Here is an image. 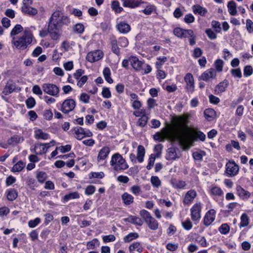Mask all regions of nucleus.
I'll return each instance as SVG.
<instances>
[{
  "label": "nucleus",
  "instance_id": "obj_3",
  "mask_svg": "<svg viewBox=\"0 0 253 253\" xmlns=\"http://www.w3.org/2000/svg\"><path fill=\"white\" fill-rule=\"evenodd\" d=\"M33 37L32 32L25 29L21 36L13 37L11 43L18 49L24 50L32 43Z\"/></svg>",
  "mask_w": 253,
  "mask_h": 253
},
{
  "label": "nucleus",
  "instance_id": "obj_38",
  "mask_svg": "<svg viewBox=\"0 0 253 253\" xmlns=\"http://www.w3.org/2000/svg\"><path fill=\"white\" fill-rule=\"evenodd\" d=\"M123 6L130 8H135L139 5V3L137 1H134L131 0H123Z\"/></svg>",
  "mask_w": 253,
  "mask_h": 253
},
{
  "label": "nucleus",
  "instance_id": "obj_27",
  "mask_svg": "<svg viewBox=\"0 0 253 253\" xmlns=\"http://www.w3.org/2000/svg\"><path fill=\"white\" fill-rule=\"evenodd\" d=\"M128 250L129 252H132L133 251H136L138 253H141L143 251V247L140 243L135 242L129 246Z\"/></svg>",
  "mask_w": 253,
  "mask_h": 253
},
{
  "label": "nucleus",
  "instance_id": "obj_55",
  "mask_svg": "<svg viewBox=\"0 0 253 253\" xmlns=\"http://www.w3.org/2000/svg\"><path fill=\"white\" fill-rule=\"evenodd\" d=\"M84 26L81 23H78L76 24L74 29V31L79 34H82L84 31Z\"/></svg>",
  "mask_w": 253,
  "mask_h": 253
},
{
  "label": "nucleus",
  "instance_id": "obj_6",
  "mask_svg": "<svg viewBox=\"0 0 253 253\" xmlns=\"http://www.w3.org/2000/svg\"><path fill=\"white\" fill-rule=\"evenodd\" d=\"M42 88L46 93L55 97H58L59 92V88L53 84H43Z\"/></svg>",
  "mask_w": 253,
  "mask_h": 253
},
{
  "label": "nucleus",
  "instance_id": "obj_48",
  "mask_svg": "<svg viewBox=\"0 0 253 253\" xmlns=\"http://www.w3.org/2000/svg\"><path fill=\"white\" fill-rule=\"evenodd\" d=\"M111 45L113 52L117 55H119L120 54V49L117 44V41L116 39L112 41Z\"/></svg>",
  "mask_w": 253,
  "mask_h": 253
},
{
  "label": "nucleus",
  "instance_id": "obj_53",
  "mask_svg": "<svg viewBox=\"0 0 253 253\" xmlns=\"http://www.w3.org/2000/svg\"><path fill=\"white\" fill-rule=\"evenodd\" d=\"M253 73V68L250 65L246 66L244 69V75L245 77H249L251 76Z\"/></svg>",
  "mask_w": 253,
  "mask_h": 253
},
{
  "label": "nucleus",
  "instance_id": "obj_24",
  "mask_svg": "<svg viewBox=\"0 0 253 253\" xmlns=\"http://www.w3.org/2000/svg\"><path fill=\"white\" fill-rule=\"evenodd\" d=\"M123 203L126 205L128 206L132 204L134 201L133 197L130 194L127 192L124 193L121 196Z\"/></svg>",
  "mask_w": 253,
  "mask_h": 253
},
{
  "label": "nucleus",
  "instance_id": "obj_4",
  "mask_svg": "<svg viewBox=\"0 0 253 253\" xmlns=\"http://www.w3.org/2000/svg\"><path fill=\"white\" fill-rule=\"evenodd\" d=\"M110 165L115 171L126 169L128 168L125 159L119 153H115L112 156Z\"/></svg>",
  "mask_w": 253,
  "mask_h": 253
},
{
  "label": "nucleus",
  "instance_id": "obj_11",
  "mask_svg": "<svg viewBox=\"0 0 253 253\" xmlns=\"http://www.w3.org/2000/svg\"><path fill=\"white\" fill-rule=\"evenodd\" d=\"M103 52L101 50H96L88 53L86 59L88 61L93 63L101 59L103 57Z\"/></svg>",
  "mask_w": 253,
  "mask_h": 253
},
{
  "label": "nucleus",
  "instance_id": "obj_29",
  "mask_svg": "<svg viewBox=\"0 0 253 253\" xmlns=\"http://www.w3.org/2000/svg\"><path fill=\"white\" fill-rule=\"evenodd\" d=\"M236 3L233 0H231L227 4L228 11L231 15L234 16L237 14Z\"/></svg>",
  "mask_w": 253,
  "mask_h": 253
},
{
  "label": "nucleus",
  "instance_id": "obj_1",
  "mask_svg": "<svg viewBox=\"0 0 253 253\" xmlns=\"http://www.w3.org/2000/svg\"><path fill=\"white\" fill-rule=\"evenodd\" d=\"M172 125L165 132L162 133L157 132L154 135V139L160 142L166 139L171 142H178L184 149H188L192 145L194 138L191 135H184L188 130L187 124L189 123V117L187 115L181 116L172 119Z\"/></svg>",
  "mask_w": 253,
  "mask_h": 253
},
{
  "label": "nucleus",
  "instance_id": "obj_12",
  "mask_svg": "<svg viewBox=\"0 0 253 253\" xmlns=\"http://www.w3.org/2000/svg\"><path fill=\"white\" fill-rule=\"evenodd\" d=\"M175 36L180 38L192 37L194 36V32L192 30H184L180 28H176L173 30Z\"/></svg>",
  "mask_w": 253,
  "mask_h": 253
},
{
  "label": "nucleus",
  "instance_id": "obj_23",
  "mask_svg": "<svg viewBox=\"0 0 253 253\" xmlns=\"http://www.w3.org/2000/svg\"><path fill=\"white\" fill-rule=\"evenodd\" d=\"M110 152V149L108 147H103L99 152L97 156L98 161L105 160Z\"/></svg>",
  "mask_w": 253,
  "mask_h": 253
},
{
  "label": "nucleus",
  "instance_id": "obj_46",
  "mask_svg": "<svg viewBox=\"0 0 253 253\" xmlns=\"http://www.w3.org/2000/svg\"><path fill=\"white\" fill-rule=\"evenodd\" d=\"M151 182L153 187L159 188L161 185V181L157 176H152L151 178Z\"/></svg>",
  "mask_w": 253,
  "mask_h": 253
},
{
  "label": "nucleus",
  "instance_id": "obj_19",
  "mask_svg": "<svg viewBox=\"0 0 253 253\" xmlns=\"http://www.w3.org/2000/svg\"><path fill=\"white\" fill-rule=\"evenodd\" d=\"M118 30L121 33L126 34L130 30V26L125 22H120L117 25Z\"/></svg>",
  "mask_w": 253,
  "mask_h": 253
},
{
  "label": "nucleus",
  "instance_id": "obj_16",
  "mask_svg": "<svg viewBox=\"0 0 253 253\" xmlns=\"http://www.w3.org/2000/svg\"><path fill=\"white\" fill-rule=\"evenodd\" d=\"M236 194L243 200H248L251 196L250 192L244 189L241 186L238 185L236 187Z\"/></svg>",
  "mask_w": 253,
  "mask_h": 253
},
{
  "label": "nucleus",
  "instance_id": "obj_41",
  "mask_svg": "<svg viewBox=\"0 0 253 253\" xmlns=\"http://www.w3.org/2000/svg\"><path fill=\"white\" fill-rule=\"evenodd\" d=\"M25 164L22 161H20L15 164L12 168V171L19 172L21 171L24 168Z\"/></svg>",
  "mask_w": 253,
  "mask_h": 253
},
{
  "label": "nucleus",
  "instance_id": "obj_34",
  "mask_svg": "<svg viewBox=\"0 0 253 253\" xmlns=\"http://www.w3.org/2000/svg\"><path fill=\"white\" fill-rule=\"evenodd\" d=\"M175 152V150L173 148L168 149L167 154L166 155V159L168 160H175L177 157Z\"/></svg>",
  "mask_w": 253,
  "mask_h": 253
},
{
  "label": "nucleus",
  "instance_id": "obj_52",
  "mask_svg": "<svg viewBox=\"0 0 253 253\" xmlns=\"http://www.w3.org/2000/svg\"><path fill=\"white\" fill-rule=\"evenodd\" d=\"M230 227L227 224H222L218 229L219 231L222 234H226L229 231Z\"/></svg>",
  "mask_w": 253,
  "mask_h": 253
},
{
  "label": "nucleus",
  "instance_id": "obj_13",
  "mask_svg": "<svg viewBox=\"0 0 253 253\" xmlns=\"http://www.w3.org/2000/svg\"><path fill=\"white\" fill-rule=\"evenodd\" d=\"M186 83L185 88L188 93H192L194 91L195 85L194 78L191 73H187L184 77Z\"/></svg>",
  "mask_w": 253,
  "mask_h": 253
},
{
  "label": "nucleus",
  "instance_id": "obj_56",
  "mask_svg": "<svg viewBox=\"0 0 253 253\" xmlns=\"http://www.w3.org/2000/svg\"><path fill=\"white\" fill-rule=\"evenodd\" d=\"M130 191L132 194H133L135 195H138L141 192V188L138 185H134L131 187L130 188Z\"/></svg>",
  "mask_w": 253,
  "mask_h": 253
},
{
  "label": "nucleus",
  "instance_id": "obj_5",
  "mask_svg": "<svg viewBox=\"0 0 253 253\" xmlns=\"http://www.w3.org/2000/svg\"><path fill=\"white\" fill-rule=\"evenodd\" d=\"M33 3L32 0H23L21 11L23 13L30 16H34L38 13V10L31 6Z\"/></svg>",
  "mask_w": 253,
  "mask_h": 253
},
{
  "label": "nucleus",
  "instance_id": "obj_2",
  "mask_svg": "<svg viewBox=\"0 0 253 253\" xmlns=\"http://www.w3.org/2000/svg\"><path fill=\"white\" fill-rule=\"evenodd\" d=\"M70 23L69 18L60 10H56L49 19L47 32L53 40H58L61 36L63 25H68Z\"/></svg>",
  "mask_w": 253,
  "mask_h": 253
},
{
  "label": "nucleus",
  "instance_id": "obj_51",
  "mask_svg": "<svg viewBox=\"0 0 253 253\" xmlns=\"http://www.w3.org/2000/svg\"><path fill=\"white\" fill-rule=\"evenodd\" d=\"M111 6L112 9L118 13H120L123 10V8L120 6L119 2L118 1H113Z\"/></svg>",
  "mask_w": 253,
  "mask_h": 253
},
{
  "label": "nucleus",
  "instance_id": "obj_44",
  "mask_svg": "<svg viewBox=\"0 0 253 253\" xmlns=\"http://www.w3.org/2000/svg\"><path fill=\"white\" fill-rule=\"evenodd\" d=\"M249 219L247 214L246 213L242 214L241 217L240 227L247 226L249 223Z\"/></svg>",
  "mask_w": 253,
  "mask_h": 253
},
{
  "label": "nucleus",
  "instance_id": "obj_21",
  "mask_svg": "<svg viewBox=\"0 0 253 253\" xmlns=\"http://www.w3.org/2000/svg\"><path fill=\"white\" fill-rule=\"evenodd\" d=\"M193 12L194 14H198L202 16H205L208 12L207 9L199 4H195L192 6Z\"/></svg>",
  "mask_w": 253,
  "mask_h": 253
},
{
  "label": "nucleus",
  "instance_id": "obj_9",
  "mask_svg": "<svg viewBox=\"0 0 253 253\" xmlns=\"http://www.w3.org/2000/svg\"><path fill=\"white\" fill-rule=\"evenodd\" d=\"M76 106L75 101L73 99H67L63 102L60 110L65 114H68L74 110Z\"/></svg>",
  "mask_w": 253,
  "mask_h": 253
},
{
  "label": "nucleus",
  "instance_id": "obj_31",
  "mask_svg": "<svg viewBox=\"0 0 253 253\" xmlns=\"http://www.w3.org/2000/svg\"><path fill=\"white\" fill-rule=\"evenodd\" d=\"M24 138L23 137L18 135H14L7 140V144L8 145H12L22 142Z\"/></svg>",
  "mask_w": 253,
  "mask_h": 253
},
{
  "label": "nucleus",
  "instance_id": "obj_57",
  "mask_svg": "<svg viewBox=\"0 0 253 253\" xmlns=\"http://www.w3.org/2000/svg\"><path fill=\"white\" fill-rule=\"evenodd\" d=\"M41 222V219L39 217L34 220H31L28 222V225L30 228H34L37 226Z\"/></svg>",
  "mask_w": 253,
  "mask_h": 253
},
{
  "label": "nucleus",
  "instance_id": "obj_61",
  "mask_svg": "<svg viewBox=\"0 0 253 253\" xmlns=\"http://www.w3.org/2000/svg\"><path fill=\"white\" fill-rule=\"evenodd\" d=\"M216 70L218 72H221L223 69V61L221 59H217L214 63Z\"/></svg>",
  "mask_w": 253,
  "mask_h": 253
},
{
  "label": "nucleus",
  "instance_id": "obj_25",
  "mask_svg": "<svg viewBox=\"0 0 253 253\" xmlns=\"http://www.w3.org/2000/svg\"><path fill=\"white\" fill-rule=\"evenodd\" d=\"M130 63L132 67L136 70H140L144 64L136 57H132L130 59Z\"/></svg>",
  "mask_w": 253,
  "mask_h": 253
},
{
  "label": "nucleus",
  "instance_id": "obj_37",
  "mask_svg": "<svg viewBox=\"0 0 253 253\" xmlns=\"http://www.w3.org/2000/svg\"><path fill=\"white\" fill-rule=\"evenodd\" d=\"M104 77L109 84H112L113 80L111 77V71L108 67H105L103 71Z\"/></svg>",
  "mask_w": 253,
  "mask_h": 253
},
{
  "label": "nucleus",
  "instance_id": "obj_7",
  "mask_svg": "<svg viewBox=\"0 0 253 253\" xmlns=\"http://www.w3.org/2000/svg\"><path fill=\"white\" fill-rule=\"evenodd\" d=\"M225 172L229 177L236 175L239 172V168L234 161H229L226 164Z\"/></svg>",
  "mask_w": 253,
  "mask_h": 253
},
{
  "label": "nucleus",
  "instance_id": "obj_15",
  "mask_svg": "<svg viewBox=\"0 0 253 253\" xmlns=\"http://www.w3.org/2000/svg\"><path fill=\"white\" fill-rule=\"evenodd\" d=\"M216 76V71L213 68H211L204 72L200 77V79L204 81H208L211 79L214 78Z\"/></svg>",
  "mask_w": 253,
  "mask_h": 253
},
{
  "label": "nucleus",
  "instance_id": "obj_50",
  "mask_svg": "<svg viewBox=\"0 0 253 253\" xmlns=\"http://www.w3.org/2000/svg\"><path fill=\"white\" fill-rule=\"evenodd\" d=\"M196 241L202 247H206L207 246V243L206 238L203 236H198L196 238Z\"/></svg>",
  "mask_w": 253,
  "mask_h": 253
},
{
  "label": "nucleus",
  "instance_id": "obj_17",
  "mask_svg": "<svg viewBox=\"0 0 253 253\" xmlns=\"http://www.w3.org/2000/svg\"><path fill=\"white\" fill-rule=\"evenodd\" d=\"M215 213V211L213 209L209 210L206 213L204 219V223L205 225L208 226L214 220Z\"/></svg>",
  "mask_w": 253,
  "mask_h": 253
},
{
  "label": "nucleus",
  "instance_id": "obj_30",
  "mask_svg": "<svg viewBox=\"0 0 253 253\" xmlns=\"http://www.w3.org/2000/svg\"><path fill=\"white\" fill-rule=\"evenodd\" d=\"M35 137L36 139L46 140L49 137V134L44 133L42 129H39L35 131Z\"/></svg>",
  "mask_w": 253,
  "mask_h": 253
},
{
  "label": "nucleus",
  "instance_id": "obj_47",
  "mask_svg": "<svg viewBox=\"0 0 253 253\" xmlns=\"http://www.w3.org/2000/svg\"><path fill=\"white\" fill-rule=\"evenodd\" d=\"M80 197L79 194L77 192L69 193L64 196V200L68 201L70 199H78Z\"/></svg>",
  "mask_w": 253,
  "mask_h": 253
},
{
  "label": "nucleus",
  "instance_id": "obj_36",
  "mask_svg": "<svg viewBox=\"0 0 253 253\" xmlns=\"http://www.w3.org/2000/svg\"><path fill=\"white\" fill-rule=\"evenodd\" d=\"M139 235L138 233L136 232H131L129 233L128 235L124 237V241L125 243H129L131 242L132 240L138 238Z\"/></svg>",
  "mask_w": 253,
  "mask_h": 253
},
{
  "label": "nucleus",
  "instance_id": "obj_14",
  "mask_svg": "<svg viewBox=\"0 0 253 253\" xmlns=\"http://www.w3.org/2000/svg\"><path fill=\"white\" fill-rule=\"evenodd\" d=\"M188 124V123L187 124V125ZM187 127H188V130L186 132H184V135H188L190 134L194 138V139H195L194 141L192 143L193 144L192 145L191 147H192V146L194 145V142L198 139L202 141H205V140L206 139V135L203 132H202L201 131H197L195 132V133L194 134L193 132L189 128L188 125H187Z\"/></svg>",
  "mask_w": 253,
  "mask_h": 253
},
{
  "label": "nucleus",
  "instance_id": "obj_18",
  "mask_svg": "<svg viewBox=\"0 0 253 253\" xmlns=\"http://www.w3.org/2000/svg\"><path fill=\"white\" fill-rule=\"evenodd\" d=\"M197 196V193L194 190H190L188 191L185 194L183 199L184 205H189L194 200Z\"/></svg>",
  "mask_w": 253,
  "mask_h": 253
},
{
  "label": "nucleus",
  "instance_id": "obj_28",
  "mask_svg": "<svg viewBox=\"0 0 253 253\" xmlns=\"http://www.w3.org/2000/svg\"><path fill=\"white\" fill-rule=\"evenodd\" d=\"M204 113L205 117L209 121L212 120L215 116V111L211 108L206 109Z\"/></svg>",
  "mask_w": 253,
  "mask_h": 253
},
{
  "label": "nucleus",
  "instance_id": "obj_54",
  "mask_svg": "<svg viewBox=\"0 0 253 253\" xmlns=\"http://www.w3.org/2000/svg\"><path fill=\"white\" fill-rule=\"evenodd\" d=\"M182 226L185 230H189L192 228V224L189 219L182 222Z\"/></svg>",
  "mask_w": 253,
  "mask_h": 253
},
{
  "label": "nucleus",
  "instance_id": "obj_64",
  "mask_svg": "<svg viewBox=\"0 0 253 253\" xmlns=\"http://www.w3.org/2000/svg\"><path fill=\"white\" fill-rule=\"evenodd\" d=\"M184 21L186 23L190 24L195 21V18L192 14H188L185 16Z\"/></svg>",
  "mask_w": 253,
  "mask_h": 253
},
{
  "label": "nucleus",
  "instance_id": "obj_8",
  "mask_svg": "<svg viewBox=\"0 0 253 253\" xmlns=\"http://www.w3.org/2000/svg\"><path fill=\"white\" fill-rule=\"evenodd\" d=\"M201 210L202 206L200 202L195 204L190 209L191 216L193 221H196L200 219Z\"/></svg>",
  "mask_w": 253,
  "mask_h": 253
},
{
  "label": "nucleus",
  "instance_id": "obj_45",
  "mask_svg": "<svg viewBox=\"0 0 253 253\" xmlns=\"http://www.w3.org/2000/svg\"><path fill=\"white\" fill-rule=\"evenodd\" d=\"M18 196L17 192L14 189H11L7 192V198L9 201H14Z\"/></svg>",
  "mask_w": 253,
  "mask_h": 253
},
{
  "label": "nucleus",
  "instance_id": "obj_40",
  "mask_svg": "<svg viewBox=\"0 0 253 253\" xmlns=\"http://www.w3.org/2000/svg\"><path fill=\"white\" fill-rule=\"evenodd\" d=\"M139 214L145 222L153 217L150 212L145 210L140 211Z\"/></svg>",
  "mask_w": 253,
  "mask_h": 253
},
{
  "label": "nucleus",
  "instance_id": "obj_32",
  "mask_svg": "<svg viewBox=\"0 0 253 253\" xmlns=\"http://www.w3.org/2000/svg\"><path fill=\"white\" fill-rule=\"evenodd\" d=\"M15 85L12 83H7L4 88L2 93L5 95H8L11 93L15 89Z\"/></svg>",
  "mask_w": 253,
  "mask_h": 253
},
{
  "label": "nucleus",
  "instance_id": "obj_62",
  "mask_svg": "<svg viewBox=\"0 0 253 253\" xmlns=\"http://www.w3.org/2000/svg\"><path fill=\"white\" fill-rule=\"evenodd\" d=\"M155 159V157L153 154L150 155L149 159L148 164L146 167L147 169L150 170L151 169L154 164Z\"/></svg>",
  "mask_w": 253,
  "mask_h": 253
},
{
  "label": "nucleus",
  "instance_id": "obj_43",
  "mask_svg": "<svg viewBox=\"0 0 253 253\" xmlns=\"http://www.w3.org/2000/svg\"><path fill=\"white\" fill-rule=\"evenodd\" d=\"M36 177L38 181L40 183H43L47 177V174L43 171H38Z\"/></svg>",
  "mask_w": 253,
  "mask_h": 253
},
{
  "label": "nucleus",
  "instance_id": "obj_22",
  "mask_svg": "<svg viewBox=\"0 0 253 253\" xmlns=\"http://www.w3.org/2000/svg\"><path fill=\"white\" fill-rule=\"evenodd\" d=\"M123 220L138 226H141L143 224L141 219L135 216L129 215L128 217L124 218Z\"/></svg>",
  "mask_w": 253,
  "mask_h": 253
},
{
  "label": "nucleus",
  "instance_id": "obj_26",
  "mask_svg": "<svg viewBox=\"0 0 253 253\" xmlns=\"http://www.w3.org/2000/svg\"><path fill=\"white\" fill-rule=\"evenodd\" d=\"M136 159L139 163H142L144 161V157L145 154L144 147L142 145H139L137 150Z\"/></svg>",
  "mask_w": 253,
  "mask_h": 253
},
{
  "label": "nucleus",
  "instance_id": "obj_10",
  "mask_svg": "<svg viewBox=\"0 0 253 253\" xmlns=\"http://www.w3.org/2000/svg\"><path fill=\"white\" fill-rule=\"evenodd\" d=\"M75 134V137L78 140H82L85 137H90L92 135V133L87 130L85 131L84 128L82 127H75L73 129Z\"/></svg>",
  "mask_w": 253,
  "mask_h": 253
},
{
  "label": "nucleus",
  "instance_id": "obj_39",
  "mask_svg": "<svg viewBox=\"0 0 253 253\" xmlns=\"http://www.w3.org/2000/svg\"><path fill=\"white\" fill-rule=\"evenodd\" d=\"M100 242L97 239H94L91 241L87 242V248L88 250H93L97 247H99Z\"/></svg>",
  "mask_w": 253,
  "mask_h": 253
},
{
  "label": "nucleus",
  "instance_id": "obj_33",
  "mask_svg": "<svg viewBox=\"0 0 253 253\" xmlns=\"http://www.w3.org/2000/svg\"><path fill=\"white\" fill-rule=\"evenodd\" d=\"M24 29L23 27L20 24H16L14 27L12 29L10 32V36L13 38V37L20 34L23 31Z\"/></svg>",
  "mask_w": 253,
  "mask_h": 253
},
{
  "label": "nucleus",
  "instance_id": "obj_35",
  "mask_svg": "<svg viewBox=\"0 0 253 253\" xmlns=\"http://www.w3.org/2000/svg\"><path fill=\"white\" fill-rule=\"evenodd\" d=\"M146 223L149 228L152 230H155L158 228V222L154 217H152L151 219L148 220Z\"/></svg>",
  "mask_w": 253,
  "mask_h": 253
},
{
  "label": "nucleus",
  "instance_id": "obj_42",
  "mask_svg": "<svg viewBox=\"0 0 253 253\" xmlns=\"http://www.w3.org/2000/svg\"><path fill=\"white\" fill-rule=\"evenodd\" d=\"M148 117L146 115H143L137 122V126L140 127H144L147 124Z\"/></svg>",
  "mask_w": 253,
  "mask_h": 253
},
{
  "label": "nucleus",
  "instance_id": "obj_49",
  "mask_svg": "<svg viewBox=\"0 0 253 253\" xmlns=\"http://www.w3.org/2000/svg\"><path fill=\"white\" fill-rule=\"evenodd\" d=\"M211 194L213 195L221 196L223 193L221 188L217 186H213L211 189Z\"/></svg>",
  "mask_w": 253,
  "mask_h": 253
},
{
  "label": "nucleus",
  "instance_id": "obj_63",
  "mask_svg": "<svg viewBox=\"0 0 253 253\" xmlns=\"http://www.w3.org/2000/svg\"><path fill=\"white\" fill-rule=\"evenodd\" d=\"M206 33L211 40H214L217 38L216 34L211 29H207L206 30Z\"/></svg>",
  "mask_w": 253,
  "mask_h": 253
},
{
  "label": "nucleus",
  "instance_id": "obj_20",
  "mask_svg": "<svg viewBox=\"0 0 253 253\" xmlns=\"http://www.w3.org/2000/svg\"><path fill=\"white\" fill-rule=\"evenodd\" d=\"M228 85V82L226 80H224L223 82H220L215 87V93L217 94L223 92L225 91L226 88Z\"/></svg>",
  "mask_w": 253,
  "mask_h": 253
},
{
  "label": "nucleus",
  "instance_id": "obj_58",
  "mask_svg": "<svg viewBox=\"0 0 253 253\" xmlns=\"http://www.w3.org/2000/svg\"><path fill=\"white\" fill-rule=\"evenodd\" d=\"M230 72L231 75L234 77L241 78L242 76L241 71L240 68L232 69L231 70Z\"/></svg>",
  "mask_w": 253,
  "mask_h": 253
},
{
  "label": "nucleus",
  "instance_id": "obj_59",
  "mask_svg": "<svg viewBox=\"0 0 253 253\" xmlns=\"http://www.w3.org/2000/svg\"><path fill=\"white\" fill-rule=\"evenodd\" d=\"M36 104L35 100L33 97L28 98L26 101V104L28 108H32Z\"/></svg>",
  "mask_w": 253,
  "mask_h": 253
},
{
  "label": "nucleus",
  "instance_id": "obj_60",
  "mask_svg": "<svg viewBox=\"0 0 253 253\" xmlns=\"http://www.w3.org/2000/svg\"><path fill=\"white\" fill-rule=\"evenodd\" d=\"M246 28L250 34L253 33V22L251 19L246 20Z\"/></svg>",
  "mask_w": 253,
  "mask_h": 253
}]
</instances>
